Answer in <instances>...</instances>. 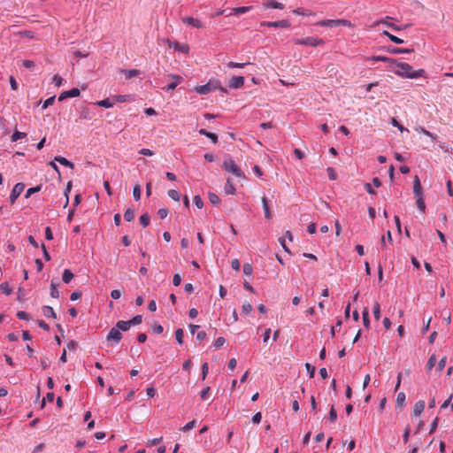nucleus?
Wrapping results in <instances>:
<instances>
[{
  "label": "nucleus",
  "mask_w": 453,
  "mask_h": 453,
  "mask_svg": "<svg viewBox=\"0 0 453 453\" xmlns=\"http://www.w3.org/2000/svg\"><path fill=\"white\" fill-rule=\"evenodd\" d=\"M396 69L394 71L398 76L409 79H415L422 77L425 74V70H413L412 66L407 63H396Z\"/></svg>",
  "instance_id": "1"
},
{
  "label": "nucleus",
  "mask_w": 453,
  "mask_h": 453,
  "mask_svg": "<svg viewBox=\"0 0 453 453\" xmlns=\"http://www.w3.org/2000/svg\"><path fill=\"white\" fill-rule=\"evenodd\" d=\"M222 168L226 172L231 173L237 178L242 179L245 177L243 172L238 167V165L230 157H225L222 164Z\"/></svg>",
  "instance_id": "2"
},
{
  "label": "nucleus",
  "mask_w": 453,
  "mask_h": 453,
  "mask_svg": "<svg viewBox=\"0 0 453 453\" xmlns=\"http://www.w3.org/2000/svg\"><path fill=\"white\" fill-rule=\"evenodd\" d=\"M217 88H219L223 92H226V90L221 87L220 81L218 80H210L205 85L196 87V91L201 95H206Z\"/></svg>",
  "instance_id": "3"
},
{
  "label": "nucleus",
  "mask_w": 453,
  "mask_h": 453,
  "mask_svg": "<svg viewBox=\"0 0 453 453\" xmlns=\"http://www.w3.org/2000/svg\"><path fill=\"white\" fill-rule=\"evenodd\" d=\"M316 25L320 27H335L338 26H344L350 27L352 26L351 22L348 19H323L316 23Z\"/></svg>",
  "instance_id": "4"
},
{
  "label": "nucleus",
  "mask_w": 453,
  "mask_h": 453,
  "mask_svg": "<svg viewBox=\"0 0 453 453\" xmlns=\"http://www.w3.org/2000/svg\"><path fill=\"white\" fill-rule=\"evenodd\" d=\"M294 42L296 44L307 45V46H311V47H316V46L324 44V41L322 39H320L319 37H313V36H310V37H306V38H303V39H296Z\"/></svg>",
  "instance_id": "5"
},
{
  "label": "nucleus",
  "mask_w": 453,
  "mask_h": 453,
  "mask_svg": "<svg viewBox=\"0 0 453 453\" xmlns=\"http://www.w3.org/2000/svg\"><path fill=\"white\" fill-rule=\"evenodd\" d=\"M122 339V334L120 332V330L115 326L114 327H112L108 335H107V341L108 342H112L113 343L117 344L120 342V340Z\"/></svg>",
  "instance_id": "6"
},
{
  "label": "nucleus",
  "mask_w": 453,
  "mask_h": 453,
  "mask_svg": "<svg viewBox=\"0 0 453 453\" xmlns=\"http://www.w3.org/2000/svg\"><path fill=\"white\" fill-rule=\"evenodd\" d=\"M24 184L23 183H17L12 192H11V195H10V201L12 203H14L16 199L20 196V194L23 192L24 190Z\"/></svg>",
  "instance_id": "7"
},
{
  "label": "nucleus",
  "mask_w": 453,
  "mask_h": 453,
  "mask_svg": "<svg viewBox=\"0 0 453 453\" xmlns=\"http://www.w3.org/2000/svg\"><path fill=\"white\" fill-rule=\"evenodd\" d=\"M260 26L268 27H288L290 25L288 20L282 19L279 21H264L261 22Z\"/></svg>",
  "instance_id": "8"
},
{
  "label": "nucleus",
  "mask_w": 453,
  "mask_h": 453,
  "mask_svg": "<svg viewBox=\"0 0 453 453\" xmlns=\"http://www.w3.org/2000/svg\"><path fill=\"white\" fill-rule=\"evenodd\" d=\"M244 84V78L242 76H234L230 79L228 82V86L231 88L236 89L240 88Z\"/></svg>",
  "instance_id": "9"
},
{
  "label": "nucleus",
  "mask_w": 453,
  "mask_h": 453,
  "mask_svg": "<svg viewBox=\"0 0 453 453\" xmlns=\"http://www.w3.org/2000/svg\"><path fill=\"white\" fill-rule=\"evenodd\" d=\"M81 94V91L79 88H73L70 90H67V91H65L63 92L60 96L58 97V100L59 101H62L65 98H68V97H76V96H79Z\"/></svg>",
  "instance_id": "10"
},
{
  "label": "nucleus",
  "mask_w": 453,
  "mask_h": 453,
  "mask_svg": "<svg viewBox=\"0 0 453 453\" xmlns=\"http://www.w3.org/2000/svg\"><path fill=\"white\" fill-rule=\"evenodd\" d=\"M181 20L183 23L188 24V25L192 26L196 28H202L203 27V23L198 19H195L193 17H185V18H182Z\"/></svg>",
  "instance_id": "11"
},
{
  "label": "nucleus",
  "mask_w": 453,
  "mask_h": 453,
  "mask_svg": "<svg viewBox=\"0 0 453 453\" xmlns=\"http://www.w3.org/2000/svg\"><path fill=\"white\" fill-rule=\"evenodd\" d=\"M390 19H392V18L389 16H387L385 19H380V20H377L376 22H374L372 27H376L380 24H384L387 27L393 28L394 30H400L399 27L388 22V20H390Z\"/></svg>",
  "instance_id": "12"
},
{
  "label": "nucleus",
  "mask_w": 453,
  "mask_h": 453,
  "mask_svg": "<svg viewBox=\"0 0 453 453\" xmlns=\"http://www.w3.org/2000/svg\"><path fill=\"white\" fill-rule=\"evenodd\" d=\"M424 409H425V401H423V400L418 401L414 404V407H413L414 416L418 417L419 415H421V413L424 411Z\"/></svg>",
  "instance_id": "13"
},
{
  "label": "nucleus",
  "mask_w": 453,
  "mask_h": 453,
  "mask_svg": "<svg viewBox=\"0 0 453 453\" xmlns=\"http://www.w3.org/2000/svg\"><path fill=\"white\" fill-rule=\"evenodd\" d=\"M413 192L416 196H422V187H421V184H420V181H419V179L418 176L414 177Z\"/></svg>",
  "instance_id": "14"
},
{
  "label": "nucleus",
  "mask_w": 453,
  "mask_h": 453,
  "mask_svg": "<svg viewBox=\"0 0 453 453\" xmlns=\"http://www.w3.org/2000/svg\"><path fill=\"white\" fill-rule=\"evenodd\" d=\"M199 134L208 137L213 143L218 142V135L214 133L208 132L205 129L202 128L199 130Z\"/></svg>",
  "instance_id": "15"
},
{
  "label": "nucleus",
  "mask_w": 453,
  "mask_h": 453,
  "mask_svg": "<svg viewBox=\"0 0 453 453\" xmlns=\"http://www.w3.org/2000/svg\"><path fill=\"white\" fill-rule=\"evenodd\" d=\"M96 104L100 107L111 108L114 105V101L112 98H105L104 100L97 101Z\"/></svg>",
  "instance_id": "16"
},
{
  "label": "nucleus",
  "mask_w": 453,
  "mask_h": 453,
  "mask_svg": "<svg viewBox=\"0 0 453 453\" xmlns=\"http://www.w3.org/2000/svg\"><path fill=\"white\" fill-rule=\"evenodd\" d=\"M116 326L121 331L126 332L129 330V328L132 326L129 320H119L116 324Z\"/></svg>",
  "instance_id": "17"
},
{
  "label": "nucleus",
  "mask_w": 453,
  "mask_h": 453,
  "mask_svg": "<svg viewBox=\"0 0 453 453\" xmlns=\"http://www.w3.org/2000/svg\"><path fill=\"white\" fill-rule=\"evenodd\" d=\"M55 161L58 162L59 164H61L62 165H65V166H67V167H70V168H73L74 167V165L68 161L65 157H61V156H57L55 157L54 158Z\"/></svg>",
  "instance_id": "18"
},
{
  "label": "nucleus",
  "mask_w": 453,
  "mask_h": 453,
  "mask_svg": "<svg viewBox=\"0 0 453 453\" xmlns=\"http://www.w3.org/2000/svg\"><path fill=\"white\" fill-rule=\"evenodd\" d=\"M224 191L226 195L235 194V188L234 187L229 179L226 180V185L224 187Z\"/></svg>",
  "instance_id": "19"
},
{
  "label": "nucleus",
  "mask_w": 453,
  "mask_h": 453,
  "mask_svg": "<svg viewBox=\"0 0 453 453\" xmlns=\"http://www.w3.org/2000/svg\"><path fill=\"white\" fill-rule=\"evenodd\" d=\"M262 203H263V208H264V211H265V217L267 219H270L272 218V214H271V211L269 210V206H268V203H267V198L265 196L262 197Z\"/></svg>",
  "instance_id": "20"
},
{
  "label": "nucleus",
  "mask_w": 453,
  "mask_h": 453,
  "mask_svg": "<svg viewBox=\"0 0 453 453\" xmlns=\"http://www.w3.org/2000/svg\"><path fill=\"white\" fill-rule=\"evenodd\" d=\"M73 273L69 269L64 270L62 280L65 283H69L73 279Z\"/></svg>",
  "instance_id": "21"
},
{
  "label": "nucleus",
  "mask_w": 453,
  "mask_h": 453,
  "mask_svg": "<svg viewBox=\"0 0 453 453\" xmlns=\"http://www.w3.org/2000/svg\"><path fill=\"white\" fill-rule=\"evenodd\" d=\"M251 9V6L236 7L232 10L230 14L240 15L248 12Z\"/></svg>",
  "instance_id": "22"
},
{
  "label": "nucleus",
  "mask_w": 453,
  "mask_h": 453,
  "mask_svg": "<svg viewBox=\"0 0 453 453\" xmlns=\"http://www.w3.org/2000/svg\"><path fill=\"white\" fill-rule=\"evenodd\" d=\"M42 312L45 317H51L53 319L57 318V315L50 306H43Z\"/></svg>",
  "instance_id": "23"
},
{
  "label": "nucleus",
  "mask_w": 453,
  "mask_h": 453,
  "mask_svg": "<svg viewBox=\"0 0 453 453\" xmlns=\"http://www.w3.org/2000/svg\"><path fill=\"white\" fill-rule=\"evenodd\" d=\"M266 7L268 8H274V9H280V10H282L284 8V5L283 4L281 3H279L275 0H271L269 1L266 4H265Z\"/></svg>",
  "instance_id": "24"
},
{
  "label": "nucleus",
  "mask_w": 453,
  "mask_h": 453,
  "mask_svg": "<svg viewBox=\"0 0 453 453\" xmlns=\"http://www.w3.org/2000/svg\"><path fill=\"white\" fill-rule=\"evenodd\" d=\"M362 317H363V324H364V326L366 328H368L369 325H370V319H369V311H368L367 308L364 309V311L362 312Z\"/></svg>",
  "instance_id": "25"
},
{
  "label": "nucleus",
  "mask_w": 453,
  "mask_h": 453,
  "mask_svg": "<svg viewBox=\"0 0 453 453\" xmlns=\"http://www.w3.org/2000/svg\"><path fill=\"white\" fill-rule=\"evenodd\" d=\"M383 35L388 36L389 38V40L396 44H401L403 42V40L401 39V38H398L393 35H391L390 33H388V31H384L383 32Z\"/></svg>",
  "instance_id": "26"
},
{
  "label": "nucleus",
  "mask_w": 453,
  "mask_h": 453,
  "mask_svg": "<svg viewBox=\"0 0 453 453\" xmlns=\"http://www.w3.org/2000/svg\"><path fill=\"white\" fill-rule=\"evenodd\" d=\"M208 197L211 203L213 205H218L220 203L219 197L215 193L209 192Z\"/></svg>",
  "instance_id": "27"
},
{
  "label": "nucleus",
  "mask_w": 453,
  "mask_h": 453,
  "mask_svg": "<svg viewBox=\"0 0 453 453\" xmlns=\"http://www.w3.org/2000/svg\"><path fill=\"white\" fill-rule=\"evenodd\" d=\"M173 79L175 80L174 81L171 82L168 86H167V90H173L181 81V77L180 76H173Z\"/></svg>",
  "instance_id": "28"
},
{
  "label": "nucleus",
  "mask_w": 453,
  "mask_h": 453,
  "mask_svg": "<svg viewBox=\"0 0 453 453\" xmlns=\"http://www.w3.org/2000/svg\"><path fill=\"white\" fill-rule=\"evenodd\" d=\"M130 98V96L128 95H117V96H112V100L115 102H119V103H124V102H127L128 101Z\"/></svg>",
  "instance_id": "29"
},
{
  "label": "nucleus",
  "mask_w": 453,
  "mask_h": 453,
  "mask_svg": "<svg viewBox=\"0 0 453 453\" xmlns=\"http://www.w3.org/2000/svg\"><path fill=\"white\" fill-rule=\"evenodd\" d=\"M436 362H437L436 356H435L434 354H433V355L429 357V359H428V361H427V364H426V369H427L428 371H431V370L433 369V367L435 365Z\"/></svg>",
  "instance_id": "30"
},
{
  "label": "nucleus",
  "mask_w": 453,
  "mask_h": 453,
  "mask_svg": "<svg viewBox=\"0 0 453 453\" xmlns=\"http://www.w3.org/2000/svg\"><path fill=\"white\" fill-rule=\"evenodd\" d=\"M27 136V134L26 133H23V132H19V131H15L13 133V134L12 135V142H16L18 140H20V139H23Z\"/></svg>",
  "instance_id": "31"
},
{
  "label": "nucleus",
  "mask_w": 453,
  "mask_h": 453,
  "mask_svg": "<svg viewBox=\"0 0 453 453\" xmlns=\"http://www.w3.org/2000/svg\"><path fill=\"white\" fill-rule=\"evenodd\" d=\"M124 219L128 222L132 221L134 219V211L130 208L127 209L124 213Z\"/></svg>",
  "instance_id": "32"
},
{
  "label": "nucleus",
  "mask_w": 453,
  "mask_h": 453,
  "mask_svg": "<svg viewBox=\"0 0 453 453\" xmlns=\"http://www.w3.org/2000/svg\"><path fill=\"white\" fill-rule=\"evenodd\" d=\"M0 289L4 294L7 296L11 295L12 292V289L9 287V284L7 282L1 283Z\"/></svg>",
  "instance_id": "33"
},
{
  "label": "nucleus",
  "mask_w": 453,
  "mask_h": 453,
  "mask_svg": "<svg viewBox=\"0 0 453 453\" xmlns=\"http://www.w3.org/2000/svg\"><path fill=\"white\" fill-rule=\"evenodd\" d=\"M373 315L375 319L379 320L380 319V305L378 302L373 304Z\"/></svg>",
  "instance_id": "34"
},
{
  "label": "nucleus",
  "mask_w": 453,
  "mask_h": 453,
  "mask_svg": "<svg viewBox=\"0 0 453 453\" xmlns=\"http://www.w3.org/2000/svg\"><path fill=\"white\" fill-rule=\"evenodd\" d=\"M168 196L170 198H172L173 201H179L180 198V194L179 193V191L175 190V189H170L168 191Z\"/></svg>",
  "instance_id": "35"
},
{
  "label": "nucleus",
  "mask_w": 453,
  "mask_h": 453,
  "mask_svg": "<svg viewBox=\"0 0 453 453\" xmlns=\"http://www.w3.org/2000/svg\"><path fill=\"white\" fill-rule=\"evenodd\" d=\"M183 335L184 332L181 328H179L175 331V338L179 344L183 343Z\"/></svg>",
  "instance_id": "36"
},
{
  "label": "nucleus",
  "mask_w": 453,
  "mask_h": 453,
  "mask_svg": "<svg viewBox=\"0 0 453 453\" xmlns=\"http://www.w3.org/2000/svg\"><path fill=\"white\" fill-rule=\"evenodd\" d=\"M133 196H134V198L135 201H139L140 200V198H141V187H140L139 184H136L134 187Z\"/></svg>",
  "instance_id": "37"
},
{
  "label": "nucleus",
  "mask_w": 453,
  "mask_h": 453,
  "mask_svg": "<svg viewBox=\"0 0 453 453\" xmlns=\"http://www.w3.org/2000/svg\"><path fill=\"white\" fill-rule=\"evenodd\" d=\"M417 197V205H418V208L422 211L424 212L425 210H426V204H425V201L423 199V196H416Z\"/></svg>",
  "instance_id": "38"
},
{
  "label": "nucleus",
  "mask_w": 453,
  "mask_h": 453,
  "mask_svg": "<svg viewBox=\"0 0 453 453\" xmlns=\"http://www.w3.org/2000/svg\"><path fill=\"white\" fill-rule=\"evenodd\" d=\"M50 296L53 298L59 297V291L58 290L57 286L54 282H51L50 284Z\"/></svg>",
  "instance_id": "39"
},
{
  "label": "nucleus",
  "mask_w": 453,
  "mask_h": 453,
  "mask_svg": "<svg viewBox=\"0 0 453 453\" xmlns=\"http://www.w3.org/2000/svg\"><path fill=\"white\" fill-rule=\"evenodd\" d=\"M391 124H392L394 127H397V128L399 129V131H400V132H402V133H403V132H404V131L409 132V130H408L407 128L403 127V126H402V125H401V124L396 120V119H395V118H392V119H391Z\"/></svg>",
  "instance_id": "40"
},
{
  "label": "nucleus",
  "mask_w": 453,
  "mask_h": 453,
  "mask_svg": "<svg viewBox=\"0 0 453 453\" xmlns=\"http://www.w3.org/2000/svg\"><path fill=\"white\" fill-rule=\"evenodd\" d=\"M252 305L250 302H245L243 304H242V311L243 314H249L251 311H252Z\"/></svg>",
  "instance_id": "41"
},
{
  "label": "nucleus",
  "mask_w": 453,
  "mask_h": 453,
  "mask_svg": "<svg viewBox=\"0 0 453 453\" xmlns=\"http://www.w3.org/2000/svg\"><path fill=\"white\" fill-rule=\"evenodd\" d=\"M140 222L141 224L146 227L147 226H149L150 224V216L149 214L147 213H144L142 214L141 217H140Z\"/></svg>",
  "instance_id": "42"
},
{
  "label": "nucleus",
  "mask_w": 453,
  "mask_h": 453,
  "mask_svg": "<svg viewBox=\"0 0 453 453\" xmlns=\"http://www.w3.org/2000/svg\"><path fill=\"white\" fill-rule=\"evenodd\" d=\"M196 421L195 419L189 421L188 423H187L184 426H182L180 428L181 431L183 432H187L192 428H194L196 426Z\"/></svg>",
  "instance_id": "43"
},
{
  "label": "nucleus",
  "mask_w": 453,
  "mask_h": 453,
  "mask_svg": "<svg viewBox=\"0 0 453 453\" xmlns=\"http://www.w3.org/2000/svg\"><path fill=\"white\" fill-rule=\"evenodd\" d=\"M246 65H248V64L247 63H236V62H233V61H230L226 64L227 67H229V68H242Z\"/></svg>",
  "instance_id": "44"
},
{
  "label": "nucleus",
  "mask_w": 453,
  "mask_h": 453,
  "mask_svg": "<svg viewBox=\"0 0 453 453\" xmlns=\"http://www.w3.org/2000/svg\"><path fill=\"white\" fill-rule=\"evenodd\" d=\"M412 51H413L412 49L394 48L391 52L394 54H401V53H411Z\"/></svg>",
  "instance_id": "45"
},
{
  "label": "nucleus",
  "mask_w": 453,
  "mask_h": 453,
  "mask_svg": "<svg viewBox=\"0 0 453 453\" xmlns=\"http://www.w3.org/2000/svg\"><path fill=\"white\" fill-rule=\"evenodd\" d=\"M326 172H327L328 177L331 180H334L337 179V173L333 167H327Z\"/></svg>",
  "instance_id": "46"
},
{
  "label": "nucleus",
  "mask_w": 453,
  "mask_h": 453,
  "mask_svg": "<svg viewBox=\"0 0 453 453\" xmlns=\"http://www.w3.org/2000/svg\"><path fill=\"white\" fill-rule=\"evenodd\" d=\"M55 98H56V96H50V98H48L47 100H45L42 104V110H45L49 106L52 105L55 102Z\"/></svg>",
  "instance_id": "47"
},
{
  "label": "nucleus",
  "mask_w": 453,
  "mask_h": 453,
  "mask_svg": "<svg viewBox=\"0 0 453 453\" xmlns=\"http://www.w3.org/2000/svg\"><path fill=\"white\" fill-rule=\"evenodd\" d=\"M293 12L297 14V15H303V16L312 15L311 12L306 11V10L302 9V8H297V9L294 10Z\"/></svg>",
  "instance_id": "48"
},
{
  "label": "nucleus",
  "mask_w": 453,
  "mask_h": 453,
  "mask_svg": "<svg viewBox=\"0 0 453 453\" xmlns=\"http://www.w3.org/2000/svg\"><path fill=\"white\" fill-rule=\"evenodd\" d=\"M446 361H447V357H443L438 363V365H437V368H436V371L441 372L444 368H445V365H446Z\"/></svg>",
  "instance_id": "49"
},
{
  "label": "nucleus",
  "mask_w": 453,
  "mask_h": 453,
  "mask_svg": "<svg viewBox=\"0 0 453 453\" xmlns=\"http://www.w3.org/2000/svg\"><path fill=\"white\" fill-rule=\"evenodd\" d=\"M252 272H253V268H252V265L250 264H244L243 265V273L245 275H251L252 274Z\"/></svg>",
  "instance_id": "50"
},
{
  "label": "nucleus",
  "mask_w": 453,
  "mask_h": 453,
  "mask_svg": "<svg viewBox=\"0 0 453 453\" xmlns=\"http://www.w3.org/2000/svg\"><path fill=\"white\" fill-rule=\"evenodd\" d=\"M142 321V317L141 315L134 316L132 319L129 320L131 326H135L141 324Z\"/></svg>",
  "instance_id": "51"
},
{
  "label": "nucleus",
  "mask_w": 453,
  "mask_h": 453,
  "mask_svg": "<svg viewBox=\"0 0 453 453\" xmlns=\"http://www.w3.org/2000/svg\"><path fill=\"white\" fill-rule=\"evenodd\" d=\"M305 367L309 373L310 378H313L315 375V367L309 363L305 364Z\"/></svg>",
  "instance_id": "52"
},
{
  "label": "nucleus",
  "mask_w": 453,
  "mask_h": 453,
  "mask_svg": "<svg viewBox=\"0 0 453 453\" xmlns=\"http://www.w3.org/2000/svg\"><path fill=\"white\" fill-rule=\"evenodd\" d=\"M337 418V412L334 407V405H332L331 409H330V411H329V419L331 420V422H334Z\"/></svg>",
  "instance_id": "53"
},
{
  "label": "nucleus",
  "mask_w": 453,
  "mask_h": 453,
  "mask_svg": "<svg viewBox=\"0 0 453 453\" xmlns=\"http://www.w3.org/2000/svg\"><path fill=\"white\" fill-rule=\"evenodd\" d=\"M193 200H194V203H195V204L196 205V207L198 209H202L203 208V202L202 198L199 196H195Z\"/></svg>",
  "instance_id": "54"
},
{
  "label": "nucleus",
  "mask_w": 453,
  "mask_h": 453,
  "mask_svg": "<svg viewBox=\"0 0 453 453\" xmlns=\"http://www.w3.org/2000/svg\"><path fill=\"white\" fill-rule=\"evenodd\" d=\"M17 317L19 319H23V320H28L29 319V314L27 313L26 311H19L17 312Z\"/></svg>",
  "instance_id": "55"
},
{
  "label": "nucleus",
  "mask_w": 453,
  "mask_h": 453,
  "mask_svg": "<svg viewBox=\"0 0 453 453\" xmlns=\"http://www.w3.org/2000/svg\"><path fill=\"white\" fill-rule=\"evenodd\" d=\"M41 190V187L40 186H36V187H34V188H30L27 190V194H26V197H29L32 194L35 193V192H38Z\"/></svg>",
  "instance_id": "56"
},
{
  "label": "nucleus",
  "mask_w": 453,
  "mask_h": 453,
  "mask_svg": "<svg viewBox=\"0 0 453 453\" xmlns=\"http://www.w3.org/2000/svg\"><path fill=\"white\" fill-rule=\"evenodd\" d=\"M126 73V76L127 79H130L132 77H134V76H137L139 74V71L136 70V69H134V70H129V71H125Z\"/></svg>",
  "instance_id": "57"
},
{
  "label": "nucleus",
  "mask_w": 453,
  "mask_h": 453,
  "mask_svg": "<svg viewBox=\"0 0 453 453\" xmlns=\"http://www.w3.org/2000/svg\"><path fill=\"white\" fill-rule=\"evenodd\" d=\"M209 372V366L207 363L203 364L202 365V379L205 380Z\"/></svg>",
  "instance_id": "58"
},
{
  "label": "nucleus",
  "mask_w": 453,
  "mask_h": 453,
  "mask_svg": "<svg viewBox=\"0 0 453 453\" xmlns=\"http://www.w3.org/2000/svg\"><path fill=\"white\" fill-rule=\"evenodd\" d=\"M225 338L224 337H218L214 342V347L215 348H220L225 343Z\"/></svg>",
  "instance_id": "59"
},
{
  "label": "nucleus",
  "mask_w": 453,
  "mask_h": 453,
  "mask_svg": "<svg viewBox=\"0 0 453 453\" xmlns=\"http://www.w3.org/2000/svg\"><path fill=\"white\" fill-rule=\"evenodd\" d=\"M52 81L57 87H60L63 83V79L59 75L56 74L54 75Z\"/></svg>",
  "instance_id": "60"
},
{
  "label": "nucleus",
  "mask_w": 453,
  "mask_h": 453,
  "mask_svg": "<svg viewBox=\"0 0 453 453\" xmlns=\"http://www.w3.org/2000/svg\"><path fill=\"white\" fill-rule=\"evenodd\" d=\"M157 215L160 219H165L168 215V210L166 208H161L158 210Z\"/></svg>",
  "instance_id": "61"
},
{
  "label": "nucleus",
  "mask_w": 453,
  "mask_h": 453,
  "mask_svg": "<svg viewBox=\"0 0 453 453\" xmlns=\"http://www.w3.org/2000/svg\"><path fill=\"white\" fill-rule=\"evenodd\" d=\"M210 387H206L205 388H203L201 393H200V396L203 400H205L208 398V395H209V392H210Z\"/></svg>",
  "instance_id": "62"
},
{
  "label": "nucleus",
  "mask_w": 453,
  "mask_h": 453,
  "mask_svg": "<svg viewBox=\"0 0 453 453\" xmlns=\"http://www.w3.org/2000/svg\"><path fill=\"white\" fill-rule=\"evenodd\" d=\"M231 266L234 270L238 272L241 267L239 260L237 258L233 259L231 262Z\"/></svg>",
  "instance_id": "63"
},
{
  "label": "nucleus",
  "mask_w": 453,
  "mask_h": 453,
  "mask_svg": "<svg viewBox=\"0 0 453 453\" xmlns=\"http://www.w3.org/2000/svg\"><path fill=\"white\" fill-rule=\"evenodd\" d=\"M121 291L119 289H114L111 292V298L115 300L119 299L121 297Z\"/></svg>",
  "instance_id": "64"
}]
</instances>
